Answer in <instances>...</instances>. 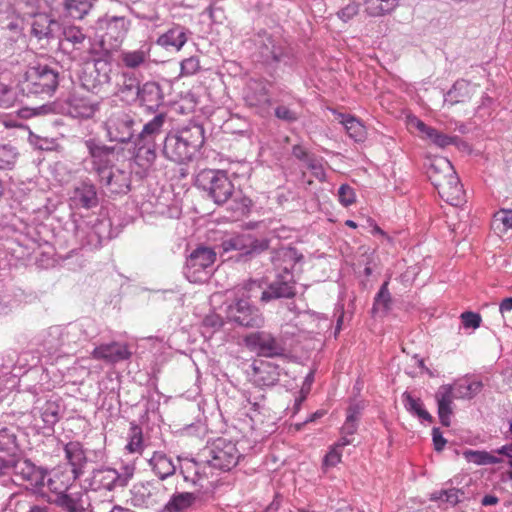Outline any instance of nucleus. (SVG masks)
I'll return each mask as SVG.
<instances>
[{
  "mask_svg": "<svg viewBox=\"0 0 512 512\" xmlns=\"http://www.w3.org/2000/svg\"><path fill=\"white\" fill-rule=\"evenodd\" d=\"M303 256L295 248L285 247L277 252L274 265L281 272L273 281L268 290H262L261 283L257 280H249L241 288L242 295L248 298L260 296L261 301L268 302L272 299L291 298L296 294L294 276L291 270L295 264L301 261Z\"/></svg>",
  "mask_w": 512,
  "mask_h": 512,
  "instance_id": "nucleus-1",
  "label": "nucleus"
},
{
  "mask_svg": "<svg viewBox=\"0 0 512 512\" xmlns=\"http://www.w3.org/2000/svg\"><path fill=\"white\" fill-rule=\"evenodd\" d=\"M196 183L199 188L207 193L215 204L222 205L229 199H232L231 210L240 215L249 211L252 204L251 200L243 196L240 191H235L234 184L225 171L213 169L202 170L197 175Z\"/></svg>",
  "mask_w": 512,
  "mask_h": 512,
  "instance_id": "nucleus-2",
  "label": "nucleus"
},
{
  "mask_svg": "<svg viewBox=\"0 0 512 512\" xmlns=\"http://www.w3.org/2000/svg\"><path fill=\"white\" fill-rule=\"evenodd\" d=\"M203 142L202 126L193 125L167 133L161 152L167 160L185 164L193 159Z\"/></svg>",
  "mask_w": 512,
  "mask_h": 512,
  "instance_id": "nucleus-3",
  "label": "nucleus"
},
{
  "mask_svg": "<svg viewBox=\"0 0 512 512\" xmlns=\"http://www.w3.org/2000/svg\"><path fill=\"white\" fill-rule=\"evenodd\" d=\"M71 480L73 479L70 475L63 474L60 470H53L49 474L46 473L44 485L36 490L44 493V488L47 487L54 493V498L50 500L67 512H85L90 506L88 493L67 491Z\"/></svg>",
  "mask_w": 512,
  "mask_h": 512,
  "instance_id": "nucleus-4",
  "label": "nucleus"
},
{
  "mask_svg": "<svg viewBox=\"0 0 512 512\" xmlns=\"http://www.w3.org/2000/svg\"><path fill=\"white\" fill-rule=\"evenodd\" d=\"M59 84V73L48 65H37L27 69L19 88L23 95L50 97Z\"/></svg>",
  "mask_w": 512,
  "mask_h": 512,
  "instance_id": "nucleus-5",
  "label": "nucleus"
},
{
  "mask_svg": "<svg viewBox=\"0 0 512 512\" xmlns=\"http://www.w3.org/2000/svg\"><path fill=\"white\" fill-rule=\"evenodd\" d=\"M131 22L123 16L104 15L94 25L95 37L99 40L104 52L115 50L121 46L130 29Z\"/></svg>",
  "mask_w": 512,
  "mask_h": 512,
  "instance_id": "nucleus-6",
  "label": "nucleus"
},
{
  "mask_svg": "<svg viewBox=\"0 0 512 512\" xmlns=\"http://www.w3.org/2000/svg\"><path fill=\"white\" fill-rule=\"evenodd\" d=\"M0 473L12 474L14 482L26 483L31 488H39L44 485L46 471L37 467L30 460L19 458L14 461L1 462Z\"/></svg>",
  "mask_w": 512,
  "mask_h": 512,
  "instance_id": "nucleus-7",
  "label": "nucleus"
},
{
  "mask_svg": "<svg viewBox=\"0 0 512 512\" xmlns=\"http://www.w3.org/2000/svg\"><path fill=\"white\" fill-rule=\"evenodd\" d=\"M216 253L207 247H198L188 256L184 274L191 283L206 281L213 269Z\"/></svg>",
  "mask_w": 512,
  "mask_h": 512,
  "instance_id": "nucleus-8",
  "label": "nucleus"
},
{
  "mask_svg": "<svg viewBox=\"0 0 512 512\" xmlns=\"http://www.w3.org/2000/svg\"><path fill=\"white\" fill-rule=\"evenodd\" d=\"M243 285L236 288V294L241 296L235 302L226 306L225 313L228 321L235 322L244 327H260L263 324L262 314L257 308L251 306L246 296L242 293L244 290L241 288Z\"/></svg>",
  "mask_w": 512,
  "mask_h": 512,
  "instance_id": "nucleus-9",
  "label": "nucleus"
},
{
  "mask_svg": "<svg viewBox=\"0 0 512 512\" xmlns=\"http://www.w3.org/2000/svg\"><path fill=\"white\" fill-rule=\"evenodd\" d=\"M99 333L96 322L91 318H83L74 323L62 326V343L64 353H69L78 344L88 341Z\"/></svg>",
  "mask_w": 512,
  "mask_h": 512,
  "instance_id": "nucleus-10",
  "label": "nucleus"
},
{
  "mask_svg": "<svg viewBox=\"0 0 512 512\" xmlns=\"http://www.w3.org/2000/svg\"><path fill=\"white\" fill-rule=\"evenodd\" d=\"M60 403L57 399H49L44 403L40 400L31 411V426L37 433H50L60 419Z\"/></svg>",
  "mask_w": 512,
  "mask_h": 512,
  "instance_id": "nucleus-11",
  "label": "nucleus"
},
{
  "mask_svg": "<svg viewBox=\"0 0 512 512\" xmlns=\"http://www.w3.org/2000/svg\"><path fill=\"white\" fill-rule=\"evenodd\" d=\"M112 63L109 52H102L94 59L93 70L84 72L82 85L93 93H99L111 81Z\"/></svg>",
  "mask_w": 512,
  "mask_h": 512,
  "instance_id": "nucleus-12",
  "label": "nucleus"
},
{
  "mask_svg": "<svg viewBox=\"0 0 512 512\" xmlns=\"http://www.w3.org/2000/svg\"><path fill=\"white\" fill-rule=\"evenodd\" d=\"M134 472L135 467L133 465L125 466L121 473L112 468L95 470L90 480V487L94 491H111L116 487H124L132 479Z\"/></svg>",
  "mask_w": 512,
  "mask_h": 512,
  "instance_id": "nucleus-13",
  "label": "nucleus"
},
{
  "mask_svg": "<svg viewBox=\"0 0 512 512\" xmlns=\"http://www.w3.org/2000/svg\"><path fill=\"white\" fill-rule=\"evenodd\" d=\"M208 464L211 467L228 471L233 468L240 458L236 444L224 438H218L209 448Z\"/></svg>",
  "mask_w": 512,
  "mask_h": 512,
  "instance_id": "nucleus-14",
  "label": "nucleus"
},
{
  "mask_svg": "<svg viewBox=\"0 0 512 512\" xmlns=\"http://www.w3.org/2000/svg\"><path fill=\"white\" fill-rule=\"evenodd\" d=\"M85 147L89 157L86 159L91 164V170L100 178L106 172L114 168L115 148L87 139Z\"/></svg>",
  "mask_w": 512,
  "mask_h": 512,
  "instance_id": "nucleus-15",
  "label": "nucleus"
},
{
  "mask_svg": "<svg viewBox=\"0 0 512 512\" xmlns=\"http://www.w3.org/2000/svg\"><path fill=\"white\" fill-rule=\"evenodd\" d=\"M134 118L129 113L119 110L113 112L105 121L109 141L128 143L134 136Z\"/></svg>",
  "mask_w": 512,
  "mask_h": 512,
  "instance_id": "nucleus-16",
  "label": "nucleus"
},
{
  "mask_svg": "<svg viewBox=\"0 0 512 512\" xmlns=\"http://www.w3.org/2000/svg\"><path fill=\"white\" fill-rule=\"evenodd\" d=\"M245 343L251 350L265 357L280 356L284 347L280 340L266 331L253 332L245 337Z\"/></svg>",
  "mask_w": 512,
  "mask_h": 512,
  "instance_id": "nucleus-17",
  "label": "nucleus"
},
{
  "mask_svg": "<svg viewBox=\"0 0 512 512\" xmlns=\"http://www.w3.org/2000/svg\"><path fill=\"white\" fill-rule=\"evenodd\" d=\"M224 251L239 250L244 255H256L269 247L266 239H254L250 235H237L222 244Z\"/></svg>",
  "mask_w": 512,
  "mask_h": 512,
  "instance_id": "nucleus-18",
  "label": "nucleus"
},
{
  "mask_svg": "<svg viewBox=\"0 0 512 512\" xmlns=\"http://www.w3.org/2000/svg\"><path fill=\"white\" fill-rule=\"evenodd\" d=\"M244 99L248 106L256 109L257 113L263 115L269 112L271 97L265 83L251 81L248 84Z\"/></svg>",
  "mask_w": 512,
  "mask_h": 512,
  "instance_id": "nucleus-19",
  "label": "nucleus"
},
{
  "mask_svg": "<svg viewBox=\"0 0 512 512\" xmlns=\"http://www.w3.org/2000/svg\"><path fill=\"white\" fill-rule=\"evenodd\" d=\"M55 39L58 40V48L63 53L72 54L75 50L82 49L86 35L78 26L60 24V34Z\"/></svg>",
  "mask_w": 512,
  "mask_h": 512,
  "instance_id": "nucleus-20",
  "label": "nucleus"
},
{
  "mask_svg": "<svg viewBox=\"0 0 512 512\" xmlns=\"http://www.w3.org/2000/svg\"><path fill=\"white\" fill-rule=\"evenodd\" d=\"M152 44L144 42L139 48L133 50H122L119 59L121 64L128 69L136 70L149 67L151 63Z\"/></svg>",
  "mask_w": 512,
  "mask_h": 512,
  "instance_id": "nucleus-21",
  "label": "nucleus"
},
{
  "mask_svg": "<svg viewBox=\"0 0 512 512\" xmlns=\"http://www.w3.org/2000/svg\"><path fill=\"white\" fill-rule=\"evenodd\" d=\"M31 31L38 40H54L60 34V23L46 13H38L33 18Z\"/></svg>",
  "mask_w": 512,
  "mask_h": 512,
  "instance_id": "nucleus-22",
  "label": "nucleus"
},
{
  "mask_svg": "<svg viewBox=\"0 0 512 512\" xmlns=\"http://www.w3.org/2000/svg\"><path fill=\"white\" fill-rule=\"evenodd\" d=\"M91 355L95 360H103L114 364L129 359L131 352L126 344L112 342L95 347Z\"/></svg>",
  "mask_w": 512,
  "mask_h": 512,
  "instance_id": "nucleus-23",
  "label": "nucleus"
},
{
  "mask_svg": "<svg viewBox=\"0 0 512 512\" xmlns=\"http://www.w3.org/2000/svg\"><path fill=\"white\" fill-rule=\"evenodd\" d=\"M99 110V102L91 97L74 94L68 101V114L73 118L88 119Z\"/></svg>",
  "mask_w": 512,
  "mask_h": 512,
  "instance_id": "nucleus-24",
  "label": "nucleus"
},
{
  "mask_svg": "<svg viewBox=\"0 0 512 512\" xmlns=\"http://www.w3.org/2000/svg\"><path fill=\"white\" fill-rule=\"evenodd\" d=\"M98 180L111 193H127L130 190V173L119 168L114 167L98 178Z\"/></svg>",
  "mask_w": 512,
  "mask_h": 512,
  "instance_id": "nucleus-25",
  "label": "nucleus"
},
{
  "mask_svg": "<svg viewBox=\"0 0 512 512\" xmlns=\"http://www.w3.org/2000/svg\"><path fill=\"white\" fill-rule=\"evenodd\" d=\"M455 391L451 384H445L438 388L435 399L438 406V416L443 426H450L453 414V400Z\"/></svg>",
  "mask_w": 512,
  "mask_h": 512,
  "instance_id": "nucleus-26",
  "label": "nucleus"
},
{
  "mask_svg": "<svg viewBox=\"0 0 512 512\" xmlns=\"http://www.w3.org/2000/svg\"><path fill=\"white\" fill-rule=\"evenodd\" d=\"M436 189L440 197L452 206H459L465 201V192L457 174L450 175V178L439 183Z\"/></svg>",
  "mask_w": 512,
  "mask_h": 512,
  "instance_id": "nucleus-27",
  "label": "nucleus"
},
{
  "mask_svg": "<svg viewBox=\"0 0 512 512\" xmlns=\"http://www.w3.org/2000/svg\"><path fill=\"white\" fill-rule=\"evenodd\" d=\"M95 0H53L55 9L66 17L83 19L93 7Z\"/></svg>",
  "mask_w": 512,
  "mask_h": 512,
  "instance_id": "nucleus-28",
  "label": "nucleus"
},
{
  "mask_svg": "<svg viewBox=\"0 0 512 512\" xmlns=\"http://www.w3.org/2000/svg\"><path fill=\"white\" fill-rule=\"evenodd\" d=\"M280 376L279 367L269 361H255L253 364L254 382L258 386L269 387L275 385Z\"/></svg>",
  "mask_w": 512,
  "mask_h": 512,
  "instance_id": "nucleus-29",
  "label": "nucleus"
},
{
  "mask_svg": "<svg viewBox=\"0 0 512 512\" xmlns=\"http://www.w3.org/2000/svg\"><path fill=\"white\" fill-rule=\"evenodd\" d=\"M136 98L148 110H156L163 103L164 96L157 82L148 81L138 89Z\"/></svg>",
  "mask_w": 512,
  "mask_h": 512,
  "instance_id": "nucleus-30",
  "label": "nucleus"
},
{
  "mask_svg": "<svg viewBox=\"0 0 512 512\" xmlns=\"http://www.w3.org/2000/svg\"><path fill=\"white\" fill-rule=\"evenodd\" d=\"M71 200L85 209L96 207L99 200L95 185L86 181L79 183L73 190Z\"/></svg>",
  "mask_w": 512,
  "mask_h": 512,
  "instance_id": "nucleus-31",
  "label": "nucleus"
},
{
  "mask_svg": "<svg viewBox=\"0 0 512 512\" xmlns=\"http://www.w3.org/2000/svg\"><path fill=\"white\" fill-rule=\"evenodd\" d=\"M64 451L71 466L70 476L75 480L83 473V467L87 462L83 447L79 442L72 441L65 445Z\"/></svg>",
  "mask_w": 512,
  "mask_h": 512,
  "instance_id": "nucleus-32",
  "label": "nucleus"
},
{
  "mask_svg": "<svg viewBox=\"0 0 512 512\" xmlns=\"http://www.w3.org/2000/svg\"><path fill=\"white\" fill-rule=\"evenodd\" d=\"M456 172L451 162L446 158H436L428 167L427 175L432 185L436 188L439 183H443L450 175H455Z\"/></svg>",
  "mask_w": 512,
  "mask_h": 512,
  "instance_id": "nucleus-33",
  "label": "nucleus"
},
{
  "mask_svg": "<svg viewBox=\"0 0 512 512\" xmlns=\"http://www.w3.org/2000/svg\"><path fill=\"white\" fill-rule=\"evenodd\" d=\"M148 463L153 472L162 480L172 476L176 471L173 460L162 451H155Z\"/></svg>",
  "mask_w": 512,
  "mask_h": 512,
  "instance_id": "nucleus-34",
  "label": "nucleus"
},
{
  "mask_svg": "<svg viewBox=\"0 0 512 512\" xmlns=\"http://www.w3.org/2000/svg\"><path fill=\"white\" fill-rule=\"evenodd\" d=\"M466 498L465 492L461 489L449 488L436 491L431 494L430 499L438 502L440 509H449Z\"/></svg>",
  "mask_w": 512,
  "mask_h": 512,
  "instance_id": "nucleus-35",
  "label": "nucleus"
},
{
  "mask_svg": "<svg viewBox=\"0 0 512 512\" xmlns=\"http://www.w3.org/2000/svg\"><path fill=\"white\" fill-rule=\"evenodd\" d=\"M336 119L342 124L350 138L357 142L366 137L365 126L354 116L335 112Z\"/></svg>",
  "mask_w": 512,
  "mask_h": 512,
  "instance_id": "nucleus-36",
  "label": "nucleus"
},
{
  "mask_svg": "<svg viewBox=\"0 0 512 512\" xmlns=\"http://www.w3.org/2000/svg\"><path fill=\"white\" fill-rule=\"evenodd\" d=\"M186 42L187 36L182 27L171 28L166 33L162 34L157 40V43L160 46L164 48L173 47L177 51H179Z\"/></svg>",
  "mask_w": 512,
  "mask_h": 512,
  "instance_id": "nucleus-37",
  "label": "nucleus"
},
{
  "mask_svg": "<svg viewBox=\"0 0 512 512\" xmlns=\"http://www.w3.org/2000/svg\"><path fill=\"white\" fill-rule=\"evenodd\" d=\"M261 53L267 60L271 59L274 62H283L285 64L291 63L290 50L280 45H276L274 40L271 38H267V43L264 44Z\"/></svg>",
  "mask_w": 512,
  "mask_h": 512,
  "instance_id": "nucleus-38",
  "label": "nucleus"
},
{
  "mask_svg": "<svg viewBox=\"0 0 512 512\" xmlns=\"http://www.w3.org/2000/svg\"><path fill=\"white\" fill-rule=\"evenodd\" d=\"M363 405L361 403H352L347 408L346 419L341 427L340 433L354 436L358 429V422L361 417Z\"/></svg>",
  "mask_w": 512,
  "mask_h": 512,
  "instance_id": "nucleus-39",
  "label": "nucleus"
},
{
  "mask_svg": "<svg viewBox=\"0 0 512 512\" xmlns=\"http://www.w3.org/2000/svg\"><path fill=\"white\" fill-rule=\"evenodd\" d=\"M61 333L62 326L60 325L51 326L44 333L42 343L49 353L64 352Z\"/></svg>",
  "mask_w": 512,
  "mask_h": 512,
  "instance_id": "nucleus-40",
  "label": "nucleus"
},
{
  "mask_svg": "<svg viewBox=\"0 0 512 512\" xmlns=\"http://www.w3.org/2000/svg\"><path fill=\"white\" fill-rule=\"evenodd\" d=\"M452 386L456 399H471L481 391L483 384L481 381L464 379L455 382Z\"/></svg>",
  "mask_w": 512,
  "mask_h": 512,
  "instance_id": "nucleus-41",
  "label": "nucleus"
},
{
  "mask_svg": "<svg viewBox=\"0 0 512 512\" xmlns=\"http://www.w3.org/2000/svg\"><path fill=\"white\" fill-rule=\"evenodd\" d=\"M469 98L470 84L465 80H458L445 95L444 102L454 105L460 102H465Z\"/></svg>",
  "mask_w": 512,
  "mask_h": 512,
  "instance_id": "nucleus-42",
  "label": "nucleus"
},
{
  "mask_svg": "<svg viewBox=\"0 0 512 512\" xmlns=\"http://www.w3.org/2000/svg\"><path fill=\"white\" fill-rule=\"evenodd\" d=\"M399 0H365L366 12L369 16L379 17L391 13Z\"/></svg>",
  "mask_w": 512,
  "mask_h": 512,
  "instance_id": "nucleus-43",
  "label": "nucleus"
},
{
  "mask_svg": "<svg viewBox=\"0 0 512 512\" xmlns=\"http://www.w3.org/2000/svg\"><path fill=\"white\" fill-rule=\"evenodd\" d=\"M134 161L144 172L150 170L157 158V152L155 148L135 146L134 147Z\"/></svg>",
  "mask_w": 512,
  "mask_h": 512,
  "instance_id": "nucleus-44",
  "label": "nucleus"
},
{
  "mask_svg": "<svg viewBox=\"0 0 512 512\" xmlns=\"http://www.w3.org/2000/svg\"><path fill=\"white\" fill-rule=\"evenodd\" d=\"M402 397L404 407L408 412L416 415L421 420L432 422V416L427 410L424 409L423 403L419 398L412 397V395L408 392L403 393Z\"/></svg>",
  "mask_w": 512,
  "mask_h": 512,
  "instance_id": "nucleus-45",
  "label": "nucleus"
},
{
  "mask_svg": "<svg viewBox=\"0 0 512 512\" xmlns=\"http://www.w3.org/2000/svg\"><path fill=\"white\" fill-rule=\"evenodd\" d=\"M464 457L468 462L477 465L498 464L501 462L500 458L487 451L466 450L464 452Z\"/></svg>",
  "mask_w": 512,
  "mask_h": 512,
  "instance_id": "nucleus-46",
  "label": "nucleus"
},
{
  "mask_svg": "<svg viewBox=\"0 0 512 512\" xmlns=\"http://www.w3.org/2000/svg\"><path fill=\"white\" fill-rule=\"evenodd\" d=\"M126 449L129 453L141 454L143 452V433L141 427L136 424H131Z\"/></svg>",
  "mask_w": 512,
  "mask_h": 512,
  "instance_id": "nucleus-47",
  "label": "nucleus"
},
{
  "mask_svg": "<svg viewBox=\"0 0 512 512\" xmlns=\"http://www.w3.org/2000/svg\"><path fill=\"white\" fill-rule=\"evenodd\" d=\"M195 500V496L192 493H179L174 495L171 500L167 503V512H180L181 510L191 507Z\"/></svg>",
  "mask_w": 512,
  "mask_h": 512,
  "instance_id": "nucleus-48",
  "label": "nucleus"
},
{
  "mask_svg": "<svg viewBox=\"0 0 512 512\" xmlns=\"http://www.w3.org/2000/svg\"><path fill=\"white\" fill-rule=\"evenodd\" d=\"M391 294L388 289V281H385L375 296L373 311L387 313L391 307Z\"/></svg>",
  "mask_w": 512,
  "mask_h": 512,
  "instance_id": "nucleus-49",
  "label": "nucleus"
},
{
  "mask_svg": "<svg viewBox=\"0 0 512 512\" xmlns=\"http://www.w3.org/2000/svg\"><path fill=\"white\" fill-rule=\"evenodd\" d=\"M407 125L409 129L416 130L422 139H427L429 141L433 139L436 132L438 131L431 126L426 125L422 120H420L416 116H408Z\"/></svg>",
  "mask_w": 512,
  "mask_h": 512,
  "instance_id": "nucleus-50",
  "label": "nucleus"
},
{
  "mask_svg": "<svg viewBox=\"0 0 512 512\" xmlns=\"http://www.w3.org/2000/svg\"><path fill=\"white\" fill-rule=\"evenodd\" d=\"M21 102L17 91L0 81V108L8 109Z\"/></svg>",
  "mask_w": 512,
  "mask_h": 512,
  "instance_id": "nucleus-51",
  "label": "nucleus"
},
{
  "mask_svg": "<svg viewBox=\"0 0 512 512\" xmlns=\"http://www.w3.org/2000/svg\"><path fill=\"white\" fill-rule=\"evenodd\" d=\"M18 152L9 144L0 145V170L11 169L17 160Z\"/></svg>",
  "mask_w": 512,
  "mask_h": 512,
  "instance_id": "nucleus-52",
  "label": "nucleus"
},
{
  "mask_svg": "<svg viewBox=\"0 0 512 512\" xmlns=\"http://www.w3.org/2000/svg\"><path fill=\"white\" fill-rule=\"evenodd\" d=\"M166 121L165 114H158L154 116L153 119L144 124L141 133L146 136H152L154 138H158V136L162 133L163 126Z\"/></svg>",
  "mask_w": 512,
  "mask_h": 512,
  "instance_id": "nucleus-53",
  "label": "nucleus"
},
{
  "mask_svg": "<svg viewBox=\"0 0 512 512\" xmlns=\"http://www.w3.org/2000/svg\"><path fill=\"white\" fill-rule=\"evenodd\" d=\"M493 226L501 232L512 228V209H500L493 215Z\"/></svg>",
  "mask_w": 512,
  "mask_h": 512,
  "instance_id": "nucleus-54",
  "label": "nucleus"
},
{
  "mask_svg": "<svg viewBox=\"0 0 512 512\" xmlns=\"http://www.w3.org/2000/svg\"><path fill=\"white\" fill-rule=\"evenodd\" d=\"M184 480L196 484L200 480L198 464L194 460H186L180 467Z\"/></svg>",
  "mask_w": 512,
  "mask_h": 512,
  "instance_id": "nucleus-55",
  "label": "nucleus"
},
{
  "mask_svg": "<svg viewBox=\"0 0 512 512\" xmlns=\"http://www.w3.org/2000/svg\"><path fill=\"white\" fill-rule=\"evenodd\" d=\"M16 448V435L12 428L0 429V451L11 452Z\"/></svg>",
  "mask_w": 512,
  "mask_h": 512,
  "instance_id": "nucleus-56",
  "label": "nucleus"
},
{
  "mask_svg": "<svg viewBox=\"0 0 512 512\" xmlns=\"http://www.w3.org/2000/svg\"><path fill=\"white\" fill-rule=\"evenodd\" d=\"M122 84L120 86V90L122 93L128 92L131 93L132 96L136 97L138 89H140L139 82L137 78L129 73V72H123L122 73Z\"/></svg>",
  "mask_w": 512,
  "mask_h": 512,
  "instance_id": "nucleus-57",
  "label": "nucleus"
},
{
  "mask_svg": "<svg viewBox=\"0 0 512 512\" xmlns=\"http://www.w3.org/2000/svg\"><path fill=\"white\" fill-rule=\"evenodd\" d=\"M180 76L188 77L196 74L200 70V61L198 57L191 56L181 61Z\"/></svg>",
  "mask_w": 512,
  "mask_h": 512,
  "instance_id": "nucleus-58",
  "label": "nucleus"
},
{
  "mask_svg": "<svg viewBox=\"0 0 512 512\" xmlns=\"http://www.w3.org/2000/svg\"><path fill=\"white\" fill-rule=\"evenodd\" d=\"M305 164L315 178L320 181H325L326 173L322 164V159H318L315 156H312L307 158V162Z\"/></svg>",
  "mask_w": 512,
  "mask_h": 512,
  "instance_id": "nucleus-59",
  "label": "nucleus"
},
{
  "mask_svg": "<svg viewBox=\"0 0 512 512\" xmlns=\"http://www.w3.org/2000/svg\"><path fill=\"white\" fill-rule=\"evenodd\" d=\"M223 318L215 313H209L203 319V328L210 333L218 331L223 326Z\"/></svg>",
  "mask_w": 512,
  "mask_h": 512,
  "instance_id": "nucleus-60",
  "label": "nucleus"
},
{
  "mask_svg": "<svg viewBox=\"0 0 512 512\" xmlns=\"http://www.w3.org/2000/svg\"><path fill=\"white\" fill-rule=\"evenodd\" d=\"M338 198L343 206L348 207L355 202L356 194L351 186L342 184L338 189Z\"/></svg>",
  "mask_w": 512,
  "mask_h": 512,
  "instance_id": "nucleus-61",
  "label": "nucleus"
},
{
  "mask_svg": "<svg viewBox=\"0 0 512 512\" xmlns=\"http://www.w3.org/2000/svg\"><path fill=\"white\" fill-rule=\"evenodd\" d=\"M275 116L287 123H293L299 119V114L285 105H279L275 108Z\"/></svg>",
  "mask_w": 512,
  "mask_h": 512,
  "instance_id": "nucleus-62",
  "label": "nucleus"
},
{
  "mask_svg": "<svg viewBox=\"0 0 512 512\" xmlns=\"http://www.w3.org/2000/svg\"><path fill=\"white\" fill-rule=\"evenodd\" d=\"M460 318H461L463 327L466 329H468V328L477 329L478 327H480V324L482 321L480 314L474 313L471 311L463 312L461 314Z\"/></svg>",
  "mask_w": 512,
  "mask_h": 512,
  "instance_id": "nucleus-63",
  "label": "nucleus"
},
{
  "mask_svg": "<svg viewBox=\"0 0 512 512\" xmlns=\"http://www.w3.org/2000/svg\"><path fill=\"white\" fill-rule=\"evenodd\" d=\"M359 12V4L350 2L337 12V16L344 22H348Z\"/></svg>",
  "mask_w": 512,
  "mask_h": 512,
  "instance_id": "nucleus-64",
  "label": "nucleus"
}]
</instances>
